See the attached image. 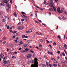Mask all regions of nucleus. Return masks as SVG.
Segmentation results:
<instances>
[{
    "mask_svg": "<svg viewBox=\"0 0 67 67\" xmlns=\"http://www.w3.org/2000/svg\"><path fill=\"white\" fill-rule=\"evenodd\" d=\"M36 34H38V35H40V34H39V33H38V32H36Z\"/></svg>",
    "mask_w": 67,
    "mask_h": 67,
    "instance_id": "obj_46",
    "label": "nucleus"
},
{
    "mask_svg": "<svg viewBox=\"0 0 67 67\" xmlns=\"http://www.w3.org/2000/svg\"><path fill=\"white\" fill-rule=\"evenodd\" d=\"M47 44H48V43H50L49 42V41H48V40H47Z\"/></svg>",
    "mask_w": 67,
    "mask_h": 67,
    "instance_id": "obj_37",
    "label": "nucleus"
},
{
    "mask_svg": "<svg viewBox=\"0 0 67 67\" xmlns=\"http://www.w3.org/2000/svg\"><path fill=\"white\" fill-rule=\"evenodd\" d=\"M37 60V58H35L34 60L35 62V64L34 65L32 64L31 65V67H38V62L36 61Z\"/></svg>",
    "mask_w": 67,
    "mask_h": 67,
    "instance_id": "obj_1",
    "label": "nucleus"
},
{
    "mask_svg": "<svg viewBox=\"0 0 67 67\" xmlns=\"http://www.w3.org/2000/svg\"><path fill=\"white\" fill-rule=\"evenodd\" d=\"M16 36H18V35H19V34H18V33H16Z\"/></svg>",
    "mask_w": 67,
    "mask_h": 67,
    "instance_id": "obj_51",
    "label": "nucleus"
},
{
    "mask_svg": "<svg viewBox=\"0 0 67 67\" xmlns=\"http://www.w3.org/2000/svg\"><path fill=\"white\" fill-rule=\"evenodd\" d=\"M17 32V31H15L13 33V34H14L15 33H16Z\"/></svg>",
    "mask_w": 67,
    "mask_h": 67,
    "instance_id": "obj_43",
    "label": "nucleus"
},
{
    "mask_svg": "<svg viewBox=\"0 0 67 67\" xmlns=\"http://www.w3.org/2000/svg\"><path fill=\"white\" fill-rule=\"evenodd\" d=\"M26 42L27 44H30V43H31V41L30 40H28L26 41Z\"/></svg>",
    "mask_w": 67,
    "mask_h": 67,
    "instance_id": "obj_7",
    "label": "nucleus"
},
{
    "mask_svg": "<svg viewBox=\"0 0 67 67\" xmlns=\"http://www.w3.org/2000/svg\"><path fill=\"white\" fill-rule=\"evenodd\" d=\"M49 10H50V11H54L53 9L52 8H49Z\"/></svg>",
    "mask_w": 67,
    "mask_h": 67,
    "instance_id": "obj_15",
    "label": "nucleus"
},
{
    "mask_svg": "<svg viewBox=\"0 0 67 67\" xmlns=\"http://www.w3.org/2000/svg\"><path fill=\"white\" fill-rule=\"evenodd\" d=\"M30 52H31V53H33V54H34V51H32V50H31L30 51Z\"/></svg>",
    "mask_w": 67,
    "mask_h": 67,
    "instance_id": "obj_28",
    "label": "nucleus"
},
{
    "mask_svg": "<svg viewBox=\"0 0 67 67\" xmlns=\"http://www.w3.org/2000/svg\"><path fill=\"white\" fill-rule=\"evenodd\" d=\"M39 47H42V44H40L39 45Z\"/></svg>",
    "mask_w": 67,
    "mask_h": 67,
    "instance_id": "obj_32",
    "label": "nucleus"
},
{
    "mask_svg": "<svg viewBox=\"0 0 67 67\" xmlns=\"http://www.w3.org/2000/svg\"><path fill=\"white\" fill-rule=\"evenodd\" d=\"M53 44L54 45H56V42H54Z\"/></svg>",
    "mask_w": 67,
    "mask_h": 67,
    "instance_id": "obj_31",
    "label": "nucleus"
},
{
    "mask_svg": "<svg viewBox=\"0 0 67 67\" xmlns=\"http://www.w3.org/2000/svg\"><path fill=\"white\" fill-rule=\"evenodd\" d=\"M24 37H25V35H23L22 36V38H23Z\"/></svg>",
    "mask_w": 67,
    "mask_h": 67,
    "instance_id": "obj_42",
    "label": "nucleus"
},
{
    "mask_svg": "<svg viewBox=\"0 0 67 67\" xmlns=\"http://www.w3.org/2000/svg\"><path fill=\"white\" fill-rule=\"evenodd\" d=\"M24 43V42L22 41H21L20 42V44H23Z\"/></svg>",
    "mask_w": 67,
    "mask_h": 67,
    "instance_id": "obj_20",
    "label": "nucleus"
},
{
    "mask_svg": "<svg viewBox=\"0 0 67 67\" xmlns=\"http://www.w3.org/2000/svg\"><path fill=\"white\" fill-rule=\"evenodd\" d=\"M3 63L4 64H7V60L4 61Z\"/></svg>",
    "mask_w": 67,
    "mask_h": 67,
    "instance_id": "obj_16",
    "label": "nucleus"
},
{
    "mask_svg": "<svg viewBox=\"0 0 67 67\" xmlns=\"http://www.w3.org/2000/svg\"><path fill=\"white\" fill-rule=\"evenodd\" d=\"M7 7L8 8H9L10 7H11V5L10 4H7Z\"/></svg>",
    "mask_w": 67,
    "mask_h": 67,
    "instance_id": "obj_13",
    "label": "nucleus"
},
{
    "mask_svg": "<svg viewBox=\"0 0 67 67\" xmlns=\"http://www.w3.org/2000/svg\"><path fill=\"white\" fill-rule=\"evenodd\" d=\"M57 59L58 60H60V57L58 56H57Z\"/></svg>",
    "mask_w": 67,
    "mask_h": 67,
    "instance_id": "obj_19",
    "label": "nucleus"
},
{
    "mask_svg": "<svg viewBox=\"0 0 67 67\" xmlns=\"http://www.w3.org/2000/svg\"><path fill=\"white\" fill-rule=\"evenodd\" d=\"M26 32L27 33H30V31L29 30L28 31H26Z\"/></svg>",
    "mask_w": 67,
    "mask_h": 67,
    "instance_id": "obj_23",
    "label": "nucleus"
},
{
    "mask_svg": "<svg viewBox=\"0 0 67 67\" xmlns=\"http://www.w3.org/2000/svg\"><path fill=\"white\" fill-rule=\"evenodd\" d=\"M50 2L49 3L50 6L51 7H53V5H54V2L53 1V0H50Z\"/></svg>",
    "mask_w": 67,
    "mask_h": 67,
    "instance_id": "obj_2",
    "label": "nucleus"
},
{
    "mask_svg": "<svg viewBox=\"0 0 67 67\" xmlns=\"http://www.w3.org/2000/svg\"><path fill=\"white\" fill-rule=\"evenodd\" d=\"M8 9L9 11H11V7H8Z\"/></svg>",
    "mask_w": 67,
    "mask_h": 67,
    "instance_id": "obj_17",
    "label": "nucleus"
},
{
    "mask_svg": "<svg viewBox=\"0 0 67 67\" xmlns=\"http://www.w3.org/2000/svg\"><path fill=\"white\" fill-rule=\"evenodd\" d=\"M23 15V16L24 17H25V16H25V15Z\"/></svg>",
    "mask_w": 67,
    "mask_h": 67,
    "instance_id": "obj_61",
    "label": "nucleus"
},
{
    "mask_svg": "<svg viewBox=\"0 0 67 67\" xmlns=\"http://www.w3.org/2000/svg\"><path fill=\"white\" fill-rule=\"evenodd\" d=\"M7 29L8 30H9V29H10V27H9V26H8L7 27Z\"/></svg>",
    "mask_w": 67,
    "mask_h": 67,
    "instance_id": "obj_35",
    "label": "nucleus"
},
{
    "mask_svg": "<svg viewBox=\"0 0 67 67\" xmlns=\"http://www.w3.org/2000/svg\"><path fill=\"white\" fill-rule=\"evenodd\" d=\"M29 44H27L25 45H24L23 47H24V48H27V47H29Z\"/></svg>",
    "mask_w": 67,
    "mask_h": 67,
    "instance_id": "obj_5",
    "label": "nucleus"
},
{
    "mask_svg": "<svg viewBox=\"0 0 67 67\" xmlns=\"http://www.w3.org/2000/svg\"><path fill=\"white\" fill-rule=\"evenodd\" d=\"M40 10H41V11H43L44 8H40Z\"/></svg>",
    "mask_w": 67,
    "mask_h": 67,
    "instance_id": "obj_21",
    "label": "nucleus"
},
{
    "mask_svg": "<svg viewBox=\"0 0 67 67\" xmlns=\"http://www.w3.org/2000/svg\"><path fill=\"white\" fill-rule=\"evenodd\" d=\"M42 25H44V26H46V25L45 24L42 23Z\"/></svg>",
    "mask_w": 67,
    "mask_h": 67,
    "instance_id": "obj_44",
    "label": "nucleus"
},
{
    "mask_svg": "<svg viewBox=\"0 0 67 67\" xmlns=\"http://www.w3.org/2000/svg\"><path fill=\"white\" fill-rule=\"evenodd\" d=\"M58 54H60V51H58Z\"/></svg>",
    "mask_w": 67,
    "mask_h": 67,
    "instance_id": "obj_50",
    "label": "nucleus"
},
{
    "mask_svg": "<svg viewBox=\"0 0 67 67\" xmlns=\"http://www.w3.org/2000/svg\"><path fill=\"white\" fill-rule=\"evenodd\" d=\"M35 16H36V17H37V13L36 12L35 13Z\"/></svg>",
    "mask_w": 67,
    "mask_h": 67,
    "instance_id": "obj_30",
    "label": "nucleus"
},
{
    "mask_svg": "<svg viewBox=\"0 0 67 67\" xmlns=\"http://www.w3.org/2000/svg\"><path fill=\"white\" fill-rule=\"evenodd\" d=\"M55 1L56 2H58V0H55Z\"/></svg>",
    "mask_w": 67,
    "mask_h": 67,
    "instance_id": "obj_55",
    "label": "nucleus"
},
{
    "mask_svg": "<svg viewBox=\"0 0 67 67\" xmlns=\"http://www.w3.org/2000/svg\"><path fill=\"white\" fill-rule=\"evenodd\" d=\"M15 58V56H12L13 58V59L14 58Z\"/></svg>",
    "mask_w": 67,
    "mask_h": 67,
    "instance_id": "obj_56",
    "label": "nucleus"
},
{
    "mask_svg": "<svg viewBox=\"0 0 67 67\" xmlns=\"http://www.w3.org/2000/svg\"><path fill=\"white\" fill-rule=\"evenodd\" d=\"M22 27H21L20 26L18 27L17 29H18V30H22Z\"/></svg>",
    "mask_w": 67,
    "mask_h": 67,
    "instance_id": "obj_12",
    "label": "nucleus"
},
{
    "mask_svg": "<svg viewBox=\"0 0 67 67\" xmlns=\"http://www.w3.org/2000/svg\"><path fill=\"white\" fill-rule=\"evenodd\" d=\"M10 32H12V33H13V31H12V30H10Z\"/></svg>",
    "mask_w": 67,
    "mask_h": 67,
    "instance_id": "obj_52",
    "label": "nucleus"
},
{
    "mask_svg": "<svg viewBox=\"0 0 67 67\" xmlns=\"http://www.w3.org/2000/svg\"><path fill=\"white\" fill-rule=\"evenodd\" d=\"M35 22L36 23H39L36 21H35Z\"/></svg>",
    "mask_w": 67,
    "mask_h": 67,
    "instance_id": "obj_57",
    "label": "nucleus"
},
{
    "mask_svg": "<svg viewBox=\"0 0 67 67\" xmlns=\"http://www.w3.org/2000/svg\"><path fill=\"white\" fill-rule=\"evenodd\" d=\"M25 18H27V19H28V18H29V17H28L26 16H25Z\"/></svg>",
    "mask_w": 67,
    "mask_h": 67,
    "instance_id": "obj_60",
    "label": "nucleus"
},
{
    "mask_svg": "<svg viewBox=\"0 0 67 67\" xmlns=\"http://www.w3.org/2000/svg\"><path fill=\"white\" fill-rule=\"evenodd\" d=\"M67 19V17L66 16H64L62 17V19L63 20L64 19Z\"/></svg>",
    "mask_w": 67,
    "mask_h": 67,
    "instance_id": "obj_9",
    "label": "nucleus"
},
{
    "mask_svg": "<svg viewBox=\"0 0 67 67\" xmlns=\"http://www.w3.org/2000/svg\"><path fill=\"white\" fill-rule=\"evenodd\" d=\"M21 49H22V48H20L19 49V51H21Z\"/></svg>",
    "mask_w": 67,
    "mask_h": 67,
    "instance_id": "obj_48",
    "label": "nucleus"
},
{
    "mask_svg": "<svg viewBox=\"0 0 67 67\" xmlns=\"http://www.w3.org/2000/svg\"><path fill=\"white\" fill-rule=\"evenodd\" d=\"M49 66H50V67H52V65L51 64H49Z\"/></svg>",
    "mask_w": 67,
    "mask_h": 67,
    "instance_id": "obj_53",
    "label": "nucleus"
},
{
    "mask_svg": "<svg viewBox=\"0 0 67 67\" xmlns=\"http://www.w3.org/2000/svg\"><path fill=\"white\" fill-rule=\"evenodd\" d=\"M53 10H54V11L55 12V11H56V8H55V6L53 7Z\"/></svg>",
    "mask_w": 67,
    "mask_h": 67,
    "instance_id": "obj_11",
    "label": "nucleus"
},
{
    "mask_svg": "<svg viewBox=\"0 0 67 67\" xmlns=\"http://www.w3.org/2000/svg\"><path fill=\"white\" fill-rule=\"evenodd\" d=\"M14 54H17V52H15L14 53Z\"/></svg>",
    "mask_w": 67,
    "mask_h": 67,
    "instance_id": "obj_59",
    "label": "nucleus"
},
{
    "mask_svg": "<svg viewBox=\"0 0 67 67\" xmlns=\"http://www.w3.org/2000/svg\"><path fill=\"white\" fill-rule=\"evenodd\" d=\"M57 10L58 11V12L59 13H62L63 12H62V11H61V10L60 9V8L59 7H58L57 8Z\"/></svg>",
    "mask_w": 67,
    "mask_h": 67,
    "instance_id": "obj_3",
    "label": "nucleus"
},
{
    "mask_svg": "<svg viewBox=\"0 0 67 67\" xmlns=\"http://www.w3.org/2000/svg\"><path fill=\"white\" fill-rule=\"evenodd\" d=\"M15 36H13V37H12V38H15Z\"/></svg>",
    "mask_w": 67,
    "mask_h": 67,
    "instance_id": "obj_62",
    "label": "nucleus"
},
{
    "mask_svg": "<svg viewBox=\"0 0 67 67\" xmlns=\"http://www.w3.org/2000/svg\"><path fill=\"white\" fill-rule=\"evenodd\" d=\"M10 3L11 4H12V0H10Z\"/></svg>",
    "mask_w": 67,
    "mask_h": 67,
    "instance_id": "obj_38",
    "label": "nucleus"
},
{
    "mask_svg": "<svg viewBox=\"0 0 67 67\" xmlns=\"http://www.w3.org/2000/svg\"><path fill=\"white\" fill-rule=\"evenodd\" d=\"M12 55H14V53L12 52L11 53Z\"/></svg>",
    "mask_w": 67,
    "mask_h": 67,
    "instance_id": "obj_58",
    "label": "nucleus"
},
{
    "mask_svg": "<svg viewBox=\"0 0 67 67\" xmlns=\"http://www.w3.org/2000/svg\"><path fill=\"white\" fill-rule=\"evenodd\" d=\"M46 1H45L44 2V4H45L46 5H47L48 4H47V3L46 4Z\"/></svg>",
    "mask_w": 67,
    "mask_h": 67,
    "instance_id": "obj_18",
    "label": "nucleus"
},
{
    "mask_svg": "<svg viewBox=\"0 0 67 67\" xmlns=\"http://www.w3.org/2000/svg\"><path fill=\"white\" fill-rule=\"evenodd\" d=\"M40 41L41 42H43V41L42 40H40Z\"/></svg>",
    "mask_w": 67,
    "mask_h": 67,
    "instance_id": "obj_47",
    "label": "nucleus"
},
{
    "mask_svg": "<svg viewBox=\"0 0 67 67\" xmlns=\"http://www.w3.org/2000/svg\"><path fill=\"white\" fill-rule=\"evenodd\" d=\"M62 55L63 56H65V54L64 52H63L62 53Z\"/></svg>",
    "mask_w": 67,
    "mask_h": 67,
    "instance_id": "obj_27",
    "label": "nucleus"
},
{
    "mask_svg": "<svg viewBox=\"0 0 67 67\" xmlns=\"http://www.w3.org/2000/svg\"><path fill=\"white\" fill-rule=\"evenodd\" d=\"M25 51H28L29 50V49L28 48H26L25 49Z\"/></svg>",
    "mask_w": 67,
    "mask_h": 67,
    "instance_id": "obj_33",
    "label": "nucleus"
},
{
    "mask_svg": "<svg viewBox=\"0 0 67 67\" xmlns=\"http://www.w3.org/2000/svg\"><path fill=\"white\" fill-rule=\"evenodd\" d=\"M16 12H15L14 13V15H15V17H16V18H17V15H16Z\"/></svg>",
    "mask_w": 67,
    "mask_h": 67,
    "instance_id": "obj_14",
    "label": "nucleus"
},
{
    "mask_svg": "<svg viewBox=\"0 0 67 67\" xmlns=\"http://www.w3.org/2000/svg\"><path fill=\"white\" fill-rule=\"evenodd\" d=\"M18 63L19 64H21V63H22V61L21 60L19 61L18 62Z\"/></svg>",
    "mask_w": 67,
    "mask_h": 67,
    "instance_id": "obj_22",
    "label": "nucleus"
},
{
    "mask_svg": "<svg viewBox=\"0 0 67 67\" xmlns=\"http://www.w3.org/2000/svg\"><path fill=\"white\" fill-rule=\"evenodd\" d=\"M2 22H5V20L4 19H3L2 20Z\"/></svg>",
    "mask_w": 67,
    "mask_h": 67,
    "instance_id": "obj_25",
    "label": "nucleus"
},
{
    "mask_svg": "<svg viewBox=\"0 0 67 67\" xmlns=\"http://www.w3.org/2000/svg\"><path fill=\"white\" fill-rule=\"evenodd\" d=\"M3 39L4 40H6V38L5 37H4L3 38Z\"/></svg>",
    "mask_w": 67,
    "mask_h": 67,
    "instance_id": "obj_39",
    "label": "nucleus"
},
{
    "mask_svg": "<svg viewBox=\"0 0 67 67\" xmlns=\"http://www.w3.org/2000/svg\"><path fill=\"white\" fill-rule=\"evenodd\" d=\"M22 53H25V51L24 50H23L22 51Z\"/></svg>",
    "mask_w": 67,
    "mask_h": 67,
    "instance_id": "obj_40",
    "label": "nucleus"
},
{
    "mask_svg": "<svg viewBox=\"0 0 67 67\" xmlns=\"http://www.w3.org/2000/svg\"><path fill=\"white\" fill-rule=\"evenodd\" d=\"M53 66L54 67H56L57 66V64H54L53 65Z\"/></svg>",
    "mask_w": 67,
    "mask_h": 67,
    "instance_id": "obj_24",
    "label": "nucleus"
},
{
    "mask_svg": "<svg viewBox=\"0 0 67 67\" xmlns=\"http://www.w3.org/2000/svg\"><path fill=\"white\" fill-rule=\"evenodd\" d=\"M46 65L48 66V63H47V62H46Z\"/></svg>",
    "mask_w": 67,
    "mask_h": 67,
    "instance_id": "obj_45",
    "label": "nucleus"
},
{
    "mask_svg": "<svg viewBox=\"0 0 67 67\" xmlns=\"http://www.w3.org/2000/svg\"><path fill=\"white\" fill-rule=\"evenodd\" d=\"M21 21H25V19H22L21 20Z\"/></svg>",
    "mask_w": 67,
    "mask_h": 67,
    "instance_id": "obj_34",
    "label": "nucleus"
},
{
    "mask_svg": "<svg viewBox=\"0 0 67 67\" xmlns=\"http://www.w3.org/2000/svg\"><path fill=\"white\" fill-rule=\"evenodd\" d=\"M59 48L60 49H62V46H59Z\"/></svg>",
    "mask_w": 67,
    "mask_h": 67,
    "instance_id": "obj_29",
    "label": "nucleus"
},
{
    "mask_svg": "<svg viewBox=\"0 0 67 67\" xmlns=\"http://www.w3.org/2000/svg\"><path fill=\"white\" fill-rule=\"evenodd\" d=\"M7 52H8V51H9V49L8 48H7Z\"/></svg>",
    "mask_w": 67,
    "mask_h": 67,
    "instance_id": "obj_63",
    "label": "nucleus"
},
{
    "mask_svg": "<svg viewBox=\"0 0 67 67\" xmlns=\"http://www.w3.org/2000/svg\"><path fill=\"white\" fill-rule=\"evenodd\" d=\"M67 47V44H64V47Z\"/></svg>",
    "mask_w": 67,
    "mask_h": 67,
    "instance_id": "obj_49",
    "label": "nucleus"
},
{
    "mask_svg": "<svg viewBox=\"0 0 67 67\" xmlns=\"http://www.w3.org/2000/svg\"><path fill=\"white\" fill-rule=\"evenodd\" d=\"M30 62L32 64L33 63H35V61H34V60H31Z\"/></svg>",
    "mask_w": 67,
    "mask_h": 67,
    "instance_id": "obj_10",
    "label": "nucleus"
},
{
    "mask_svg": "<svg viewBox=\"0 0 67 67\" xmlns=\"http://www.w3.org/2000/svg\"><path fill=\"white\" fill-rule=\"evenodd\" d=\"M21 13L22 14H26V13H25L24 12H22Z\"/></svg>",
    "mask_w": 67,
    "mask_h": 67,
    "instance_id": "obj_26",
    "label": "nucleus"
},
{
    "mask_svg": "<svg viewBox=\"0 0 67 67\" xmlns=\"http://www.w3.org/2000/svg\"><path fill=\"white\" fill-rule=\"evenodd\" d=\"M16 40H18L19 38H18V37H16Z\"/></svg>",
    "mask_w": 67,
    "mask_h": 67,
    "instance_id": "obj_54",
    "label": "nucleus"
},
{
    "mask_svg": "<svg viewBox=\"0 0 67 67\" xmlns=\"http://www.w3.org/2000/svg\"><path fill=\"white\" fill-rule=\"evenodd\" d=\"M2 2L4 3H8V1L7 0H2Z\"/></svg>",
    "mask_w": 67,
    "mask_h": 67,
    "instance_id": "obj_6",
    "label": "nucleus"
},
{
    "mask_svg": "<svg viewBox=\"0 0 67 67\" xmlns=\"http://www.w3.org/2000/svg\"><path fill=\"white\" fill-rule=\"evenodd\" d=\"M65 59L67 61V57H65Z\"/></svg>",
    "mask_w": 67,
    "mask_h": 67,
    "instance_id": "obj_64",
    "label": "nucleus"
},
{
    "mask_svg": "<svg viewBox=\"0 0 67 67\" xmlns=\"http://www.w3.org/2000/svg\"><path fill=\"white\" fill-rule=\"evenodd\" d=\"M58 38H59L60 39V38H61V37H60V36H58Z\"/></svg>",
    "mask_w": 67,
    "mask_h": 67,
    "instance_id": "obj_41",
    "label": "nucleus"
},
{
    "mask_svg": "<svg viewBox=\"0 0 67 67\" xmlns=\"http://www.w3.org/2000/svg\"><path fill=\"white\" fill-rule=\"evenodd\" d=\"M6 41H4L3 42V44H4L5 43H6Z\"/></svg>",
    "mask_w": 67,
    "mask_h": 67,
    "instance_id": "obj_36",
    "label": "nucleus"
},
{
    "mask_svg": "<svg viewBox=\"0 0 67 67\" xmlns=\"http://www.w3.org/2000/svg\"><path fill=\"white\" fill-rule=\"evenodd\" d=\"M31 56H32V55L31 54H29L27 55V56L26 57V58L27 59H29V58H30L31 57Z\"/></svg>",
    "mask_w": 67,
    "mask_h": 67,
    "instance_id": "obj_4",
    "label": "nucleus"
},
{
    "mask_svg": "<svg viewBox=\"0 0 67 67\" xmlns=\"http://www.w3.org/2000/svg\"><path fill=\"white\" fill-rule=\"evenodd\" d=\"M2 56H4V55H3V53H2L1 54H0V57L1 58H3V57Z\"/></svg>",
    "mask_w": 67,
    "mask_h": 67,
    "instance_id": "obj_8",
    "label": "nucleus"
}]
</instances>
